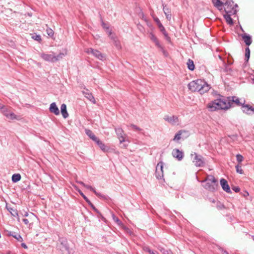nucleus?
Returning a JSON list of instances; mask_svg holds the SVG:
<instances>
[{
  "label": "nucleus",
  "instance_id": "obj_20",
  "mask_svg": "<svg viewBox=\"0 0 254 254\" xmlns=\"http://www.w3.org/2000/svg\"><path fill=\"white\" fill-rule=\"evenodd\" d=\"M96 143L100 148V149L103 151H107L109 149L108 147L105 145V144L101 141L99 139L97 140Z\"/></svg>",
  "mask_w": 254,
  "mask_h": 254
},
{
  "label": "nucleus",
  "instance_id": "obj_32",
  "mask_svg": "<svg viewBox=\"0 0 254 254\" xmlns=\"http://www.w3.org/2000/svg\"><path fill=\"white\" fill-rule=\"evenodd\" d=\"M244 110L243 111L244 112H248L249 111H252L254 112V110L252 109L251 107H250L248 105L244 106H243Z\"/></svg>",
  "mask_w": 254,
  "mask_h": 254
},
{
  "label": "nucleus",
  "instance_id": "obj_24",
  "mask_svg": "<svg viewBox=\"0 0 254 254\" xmlns=\"http://www.w3.org/2000/svg\"><path fill=\"white\" fill-rule=\"evenodd\" d=\"M163 11L164 12L165 14L166 15V18L168 20H170L171 19V14L170 9L168 8L164 7Z\"/></svg>",
  "mask_w": 254,
  "mask_h": 254
},
{
  "label": "nucleus",
  "instance_id": "obj_35",
  "mask_svg": "<svg viewBox=\"0 0 254 254\" xmlns=\"http://www.w3.org/2000/svg\"><path fill=\"white\" fill-rule=\"evenodd\" d=\"M160 31L163 33V34H164V35L165 36V37H166L167 39H169V37L168 36V35L166 33V31L165 29V28L164 27V26H162L160 29Z\"/></svg>",
  "mask_w": 254,
  "mask_h": 254
},
{
  "label": "nucleus",
  "instance_id": "obj_21",
  "mask_svg": "<svg viewBox=\"0 0 254 254\" xmlns=\"http://www.w3.org/2000/svg\"><path fill=\"white\" fill-rule=\"evenodd\" d=\"M227 101L230 102L231 107L234 106V104H235L238 106H240L242 104V103L240 102L239 98L236 97H233L231 100L229 99Z\"/></svg>",
  "mask_w": 254,
  "mask_h": 254
},
{
  "label": "nucleus",
  "instance_id": "obj_50",
  "mask_svg": "<svg viewBox=\"0 0 254 254\" xmlns=\"http://www.w3.org/2000/svg\"><path fill=\"white\" fill-rule=\"evenodd\" d=\"M115 46H120V45H118V44H116Z\"/></svg>",
  "mask_w": 254,
  "mask_h": 254
},
{
  "label": "nucleus",
  "instance_id": "obj_33",
  "mask_svg": "<svg viewBox=\"0 0 254 254\" xmlns=\"http://www.w3.org/2000/svg\"><path fill=\"white\" fill-rule=\"evenodd\" d=\"M32 38L33 39H34V40H36V41H37L38 42H40L41 41V36H40V35H33L32 36Z\"/></svg>",
  "mask_w": 254,
  "mask_h": 254
},
{
  "label": "nucleus",
  "instance_id": "obj_36",
  "mask_svg": "<svg viewBox=\"0 0 254 254\" xmlns=\"http://www.w3.org/2000/svg\"><path fill=\"white\" fill-rule=\"evenodd\" d=\"M84 187H85V188H86L87 189H89L90 190L92 191L94 193H95L96 194H97L94 188H93L91 186L85 185V186H84Z\"/></svg>",
  "mask_w": 254,
  "mask_h": 254
},
{
  "label": "nucleus",
  "instance_id": "obj_8",
  "mask_svg": "<svg viewBox=\"0 0 254 254\" xmlns=\"http://www.w3.org/2000/svg\"><path fill=\"white\" fill-rule=\"evenodd\" d=\"M192 156H194V158L192 160L193 163L197 167H202L204 164V161L202 160V157L200 155H198L197 154L194 153L191 154Z\"/></svg>",
  "mask_w": 254,
  "mask_h": 254
},
{
  "label": "nucleus",
  "instance_id": "obj_27",
  "mask_svg": "<svg viewBox=\"0 0 254 254\" xmlns=\"http://www.w3.org/2000/svg\"><path fill=\"white\" fill-rule=\"evenodd\" d=\"M212 2L214 6L218 8L221 7L223 4L220 0H212Z\"/></svg>",
  "mask_w": 254,
  "mask_h": 254
},
{
  "label": "nucleus",
  "instance_id": "obj_9",
  "mask_svg": "<svg viewBox=\"0 0 254 254\" xmlns=\"http://www.w3.org/2000/svg\"><path fill=\"white\" fill-rule=\"evenodd\" d=\"M115 131L117 134L118 138L120 140V143L126 141V135L124 133V130L121 128L115 129Z\"/></svg>",
  "mask_w": 254,
  "mask_h": 254
},
{
  "label": "nucleus",
  "instance_id": "obj_46",
  "mask_svg": "<svg viewBox=\"0 0 254 254\" xmlns=\"http://www.w3.org/2000/svg\"><path fill=\"white\" fill-rule=\"evenodd\" d=\"M222 254H229L227 251L222 250Z\"/></svg>",
  "mask_w": 254,
  "mask_h": 254
},
{
  "label": "nucleus",
  "instance_id": "obj_18",
  "mask_svg": "<svg viewBox=\"0 0 254 254\" xmlns=\"http://www.w3.org/2000/svg\"><path fill=\"white\" fill-rule=\"evenodd\" d=\"M61 111L64 118L66 119L68 117V114L66 110V105L65 104H63L61 105Z\"/></svg>",
  "mask_w": 254,
  "mask_h": 254
},
{
  "label": "nucleus",
  "instance_id": "obj_43",
  "mask_svg": "<svg viewBox=\"0 0 254 254\" xmlns=\"http://www.w3.org/2000/svg\"><path fill=\"white\" fill-rule=\"evenodd\" d=\"M158 249L159 250L163 253V252L164 251H166L164 248H161V247H159L158 248Z\"/></svg>",
  "mask_w": 254,
  "mask_h": 254
},
{
  "label": "nucleus",
  "instance_id": "obj_29",
  "mask_svg": "<svg viewBox=\"0 0 254 254\" xmlns=\"http://www.w3.org/2000/svg\"><path fill=\"white\" fill-rule=\"evenodd\" d=\"M236 171L237 172L240 174H243V169H242V166L241 165H238L236 166Z\"/></svg>",
  "mask_w": 254,
  "mask_h": 254
},
{
  "label": "nucleus",
  "instance_id": "obj_30",
  "mask_svg": "<svg viewBox=\"0 0 254 254\" xmlns=\"http://www.w3.org/2000/svg\"><path fill=\"white\" fill-rule=\"evenodd\" d=\"M237 160L239 163H241L244 160V157L241 154H237L236 155Z\"/></svg>",
  "mask_w": 254,
  "mask_h": 254
},
{
  "label": "nucleus",
  "instance_id": "obj_2",
  "mask_svg": "<svg viewBox=\"0 0 254 254\" xmlns=\"http://www.w3.org/2000/svg\"><path fill=\"white\" fill-rule=\"evenodd\" d=\"M190 90L193 92L198 91L200 94H203L209 89V86L201 79L191 81L188 85Z\"/></svg>",
  "mask_w": 254,
  "mask_h": 254
},
{
  "label": "nucleus",
  "instance_id": "obj_11",
  "mask_svg": "<svg viewBox=\"0 0 254 254\" xmlns=\"http://www.w3.org/2000/svg\"><path fill=\"white\" fill-rule=\"evenodd\" d=\"M2 113L9 120H13L16 119V115L12 112H10L8 109L4 108L3 109Z\"/></svg>",
  "mask_w": 254,
  "mask_h": 254
},
{
  "label": "nucleus",
  "instance_id": "obj_17",
  "mask_svg": "<svg viewBox=\"0 0 254 254\" xmlns=\"http://www.w3.org/2000/svg\"><path fill=\"white\" fill-rule=\"evenodd\" d=\"M83 94H84V96L87 99H88L90 101H91L92 103H96V100L95 99L94 97L91 93L88 92V90H86V91H83Z\"/></svg>",
  "mask_w": 254,
  "mask_h": 254
},
{
  "label": "nucleus",
  "instance_id": "obj_12",
  "mask_svg": "<svg viewBox=\"0 0 254 254\" xmlns=\"http://www.w3.org/2000/svg\"><path fill=\"white\" fill-rule=\"evenodd\" d=\"M220 184L224 190L228 193L231 192L230 188L228 184L227 181L224 179L220 180Z\"/></svg>",
  "mask_w": 254,
  "mask_h": 254
},
{
  "label": "nucleus",
  "instance_id": "obj_25",
  "mask_svg": "<svg viewBox=\"0 0 254 254\" xmlns=\"http://www.w3.org/2000/svg\"><path fill=\"white\" fill-rule=\"evenodd\" d=\"M21 179V176L19 174H15L12 175V181L16 183L19 181H20Z\"/></svg>",
  "mask_w": 254,
  "mask_h": 254
},
{
  "label": "nucleus",
  "instance_id": "obj_31",
  "mask_svg": "<svg viewBox=\"0 0 254 254\" xmlns=\"http://www.w3.org/2000/svg\"><path fill=\"white\" fill-rule=\"evenodd\" d=\"M46 31H47V34L49 36L52 37V36H54V32L53 30L52 29H51V28H47Z\"/></svg>",
  "mask_w": 254,
  "mask_h": 254
},
{
  "label": "nucleus",
  "instance_id": "obj_7",
  "mask_svg": "<svg viewBox=\"0 0 254 254\" xmlns=\"http://www.w3.org/2000/svg\"><path fill=\"white\" fill-rule=\"evenodd\" d=\"M163 163L162 162H160L158 163L156 167V177L158 179H161L163 178Z\"/></svg>",
  "mask_w": 254,
  "mask_h": 254
},
{
  "label": "nucleus",
  "instance_id": "obj_37",
  "mask_svg": "<svg viewBox=\"0 0 254 254\" xmlns=\"http://www.w3.org/2000/svg\"><path fill=\"white\" fill-rule=\"evenodd\" d=\"M131 128H132L133 129L135 130H140V128L138 127H137L136 126L133 125V124H131L129 126Z\"/></svg>",
  "mask_w": 254,
  "mask_h": 254
},
{
  "label": "nucleus",
  "instance_id": "obj_38",
  "mask_svg": "<svg viewBox=\"0 0 254 254\" xmlns=\"http://www.w3.org/2000/svg\"><path fill=\"white\" fill-rule=\"evenodd\" d=\"M78 192H79V193L80 194V195L84 198V199L86 201H88V198H87V197L82 193V192L79 190H78Z\"/></svg>",
  "mask_w": 254,
  "mask_h": 254
},
{
  "label": "nucleus",
  "instance_id": "obj_1",
  "mask_svg": "<svg viewBox=\"0 0 254 254\" xmlns=\"http://www.w3.org/2000/svg\"><path fill=\"white\" fill-rule=\"evenodd\" d=\"M231 107L230 102L224 99H217L211 101L207 105V108L210 112L219 110H227Z\"/></svg>",
  "mask_w": 254,
  "mask_h": 254
},
{
  "label": "nucleus",
  "instance_id": "obj_13",
  "mask_svg": "<svg viewBox=\"0 0 254 254\" xmlns=\"http://www.w3.org/2000/svg\"><path fill=\"white\" fill-rule=\"evenodd\" d=\"M42 58L46 61L55 62H56L60 58V56H58L57 57H56L52 55L43 54L42 55Z\"/></svg>",
  "mask_w": 254,
  "mask_h": 254
},
{
  "label": "nucleus",
  "instance_id": "obj_3",
  "mask_svg": "<svg viewBox=\"0 0 254 254\" xmlns=\"http://www.w3.org/2000/svg\"><path fill=\"white\" fill-rule=\"evenodd\" d=\"M204 182H206L204 188L210 191H214L218 186L217 180L212 175H208Z\"/></svg>",
  "mask_w": 254,
  "mask_h": 254
},
{
  "label": "nucleus",
  "instance_id": "obj_23",
  "mask_svg": "<svg viewBox=\"0 0 254 254\" xmlns=\"http://www.w3.org/2000/svg\"><path fill=\"white\" fill-rule=\"evenodd\" d=\"M7 210L10 213V214L14 217H17L18 216V212L16 209H13L10 207L6 206Z\"/></svg>",
  "mask_w": 254,
  "mask_h": 254
},
{
  "label": "nucleus",
  "instance_id": "obj_40",
  "mask_svg": "<svg viewBox=\"0 0 254 254\" xmlns=\"http://www.w3.org/2000/svg\"><path fill=\"white\" fill-rule=\"evenodd\" d=\"M233 190H234L236 192H238L240 190V189L238 187H234L232 188Z\"/></svg>",
  "mask_w": 254,
  "mask_h": 254
},
{
  "label": "nucleus",
  "instance_id": "obj_44",
  "mask_svg": "<svg viewBox=\"0 0 254 254\" xmlns=\"http://www.w3.org/2000/svg\"><path fill=\"white\" fill-rule=\"evenodd\" d=\"M158 249L159 250L163 253V252L164 251H166L164 248H161V247H159L158 248Z\"/></svg>",
  "mask_w": 254,
  "mask_h": 254
},
{
  "label": "nucleus",
  "instance_id": "obj_42",
  "mask_svg": "<svg viewBox=\"0 0 254 254\" xmlns=\"http://www.w3.org/2000/svg\"><path fill=\"white\" fill-rule=\"evenodd\" d=\"M154 20L156 22L157 24L160 22L159 19L157 17L154 18Z\"/></svg>",
  "mask_w": 254,
  "mask_h": 254
},
{
  "label": "nucleus",
  "instance_id": "obj_28",
  "mask_svg": "<svg viewBox=\"0 0 254 254\" xmlns=\"http://www.w3.org/2000/svg\"><path fill=\"white\" fill-rule=\"evenodd\" d=\"M250 49H246V53H245V57H246L247 62H248L249 58H250Z\"/></svg>",
  "mask_w": 254,
  "mask_h": 254
},
{
  "label": "nucleus",
  "instance_id": "obj_52",
  "mask_svg": "<svg viewBox=\"0 0 254 254\" xmlns=\"http://www.w3.org/2000/svg\"><path fill=\"white\" fill-rule=\"evenodd\" d=\"M253 239H254V237Z\"/></svg>",
  "mask_w": 254,
  "mask_h": 254
},
{
  "label": "nucleus",
  "instance_id": "obj_16",
  "mask_svg": "<svg viewBox=\"0 0 254 254\" xmlns=\"http://www.w3.org/2000/svg\"><path fill=\"white\" fill-rule=\"evenodd\" d=\"M185 133H188V131L183 129L178 131L173 140L174 141L178 142L182 138V135Z\"/></svg>",
  "mask_w": 254,
  "mask_h": 254
},
{
  "label": "nucleus",
  "instance_id": "obj_51",
  "mask_svg": "<svg viewBox=\"0 0 254 254\" xmlns=\"http://www.w3.org/2000/svg\"><path fill=\"white\" fill-rule=\"evenodd\" d=\"M127 145H124L125 147H127Z\"/></svg>",
  "mask_w": 254,
  "mask_h": 254
},
{
  "label": "nucleus",
  "instance_id": "obj_6",
  "mask_svg": "<svg viewBox=\"0 0 254 254\" xmlns=\"http://www.w3.org/2000/svg\"><path fill=\"white\" fill-rule=\"evenodd\" d=\"M86 52L87 53L92 54L96 57L101 60H104L106 58V56L104 54H102L97 49H87V51H86Z\"/></svg>",
  "mask_w": 254,
  "mask_h": 254
},
{
  "label": "nucleus",
  "instance_id": "obj_5",
  "mask_svg": "<svg viewBox=\"0 0 254 254\" xmlns=\"http://www.w3.org/2000/svg\"><path fill=\"white\" fill-rule=\"evenodd\" d=\"M164 120L172 125H178L180 123L179 119L176 116L165 115Z\"/></svg>",
  "mask_w": 254,
  "mask_h": 254
},
{
  "label": "nucleus",
  "instance_id": "obj_15",
  "mask_svg": "<svg viewBox=\"0 0 254 254\" xmlns=\"http://www.w3.org/2000/svg\"><path fill=\"white\" fill-rule=\"evenodd\" d=\"M242 38L246 45L249 46L252 42V39L251 36L248 35L246 33H244L242 35Z\"/></svg>",
  "mask_w": 254,
  "mask_h": 254
},
{
  "label": "nucleus",
  "instance_id": "obj_34",
  "mask_svg": "<svg viewBox=\"0 0 254 254\" xmlns=\"http://www.w3.org/2000/svg\"><path fill=\"white\" fill-rule=\"evenodd\" d=\"M143 250L145 252H148V253H149L150 254H155V253L153 251L151 250L148 247H144L143 248Z\"/></svg>",
  "mask_w": 254,
  "mask_h": 254
},
{
  "label": "nucleus",
  "instance_id": "obj_19",
  "mask_svg": "<svg viewBox=\"0 0 254 254\" xmlns=\"http://www.w3.org/2000/svg\"><path fill=\"white\" fill-rule=\"evenodd\" d=\"M85 132L86 134L94 141L95 142L99 138L96 136L94 133L89 129H85Z\"/></svg>",
  "mask_w": 254,
  "mask_h": 254
},
{
  "label": "nucleus",
  "instance_id": "obj_45",
  "mask_svg": "<svg viewBox=\"0 0 254 254\" xmlns=\"http://www.w3.org/2000/svg\"><path fill=\"white\" fill-rule=\"evenodd\" d=\"M157 25L159 29H160L163 26V25L161 24V22H160L159 23L157 24Z\"/></svg>",
  "mask_w": 254,
  "mask_h": 254
},
{
  "label": "nucleus",
  "instance_id": "obj_39",
  "mask_svg": "<svg viewBox=\"0 0 254 254\" xmlns=\"http://www.w3.org/2000/svg\"><path fill=\"white\" fill-rule=\"evenodd\" d=\"M163 254H173V253H172V252L170 250H168L164 251L163 252Z\"/></svg>",
  "mask_w": 254,
  "mask_h": 254
},
{
  "label": "nucleus",
  "instance_id": "obj_14",
  "mask_svg": "<svg viewBox=\"0 0 254 254\" xmlns=\"http://www.w3.org/2000/svg\"><path fill=\"white\" fill-rule=\"evenodd\" d=\"M49 111L51 113L58 116L60 115L59 109L55 103H52L50 106Z\"/></svg>",
  "mask_w": 254,
  "mask_h": 254
},
{
  "label": "nucleus",
  "instance_id": "obj_22",
  "mask_svg": "<svg viewBox=\"0 0 254 254\" xmlns=\"http://www.w3.org/2000/svg\"><path fill=\"white\" fill-rule=\"evenodd\" d=\"M187 64L188 68L190 70L192 71L194 69L195 65L194 64V63H193V62L192 60H191L190 59H189L187 62Z\"/></svg>",
  "mask_w": 254,
  "mask_h": 254
},
{
  "label": "nucleus",
  "instance_id": "obj_49",
  "mask_svg": "<svg viewBox=\"0 0 254 254\" xmlns=\"http://www.w3.org/2000/svg\"><path fill=\"white\" fill-rule=\"evenodd\" d=\"M3 108H4L3 106L0 103V109H3Z\"/></svg>",
  "mask_w": 254,
  "mask_h": 254
},
{
  "label": "nucleus",
  "instance_id": "obj_41",
  "mask_svg": "<svg viewBox=\"0 0 254 254\" xmlns=\"http://www.w3.org/2000/svg\"><path fill=\"white\" fill-rule=\"evenodd\" d=\"M15 239H16L17 240H20V239H21V237H20V235H15L13 236Z\"/></svg>",
  "mask_w": 254,
  "mask_h": 254
},
{
  "label": "nucleus",
  "instance_id": "obj_48",
  "mask_svg": "<svg viewBox=\"0 0 254 254\" xmlns=\"http://www.w3.org/2000/svg\"><path fill=\"white\" fill-rule=\"evenodd\" d=\"M21 245H22V247H23L24 248H25V249H27V246L25 244L23 243V244H22Z\"/></svg>",
  "mask_w": 254,
  "mask_h": 254
},
{
  "label": "nucleus",
  "instance_id": "obj_47",
  "mask_svg": "<svg viewBox=\"0 0 254 254\" xmlns=\"http://www.w3.org/2000/svg\"><path fill=\"white\" fill-rule=\"evenodd\" d=\"M78 183L82 185L83 187L85 186V184L82 182H78Z\"/></svg>",
  "mask_w": 254,
  "mask_h": 254
},
{
  "label": "nucleus",
  "instance_id": "obj_26",
  "mask_svg": "<svg viewBox=\"0 0 254 254\" xmlns=\"http://www.w3.org/2000/svg\"><path fill=\"white\" fill-rule=\"evenodd\" d=\"M224 18H225L226 21H227V22L229 24H230L231 25L233 24V19H232V18L231 17L230 15H225Z\"/></svg>",
  "mask_w": 254,
  "mask_h": 254
},
{
  "label": "nucleus",
  "instance_id": "obj_10",
  "mask_svg": "<svg viewBox=\"0 0 254 254\" xmlns=\"http://www.w3.org/2000/svg\"><path fill=\"white\" fill-rule=\"evenodd\" d=\"M172 155L178 160L181 161L184 157V153L178 149H174L172 151Z\"/></svg>",
  "mask_w": 254,
  "mask_h": 254
},
{
  "label": "nucleus",
  "instance_id": "obj_4",
  "mask_svg": "<svg viewBox=\"0 0 254 254\" xmlns=\"http://www.w3.org/2000/svg\"><path fill=\"white\" fill-rule=\"evenodd\" d=\"M24 216L27 217L28 218L23 219V221L25 224L29 225V226L33 225L34 222L37 219V216L33 213L28 214V213L26 212L24 214Z\"/></svg>",
  "mask_w": 254,
  "mask_h": 254
}]
</instances>
